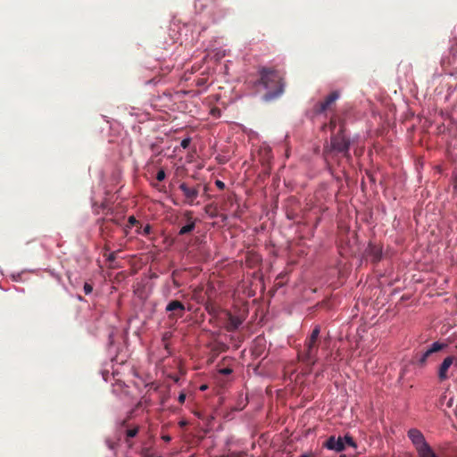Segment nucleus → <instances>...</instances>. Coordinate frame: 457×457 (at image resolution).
Returning <instances> with one entry per match:
<instances>
[{
    "label": "nucleus",
    "instance_id": "1",
    "mask_svg": "<svg viewBox=\"0 0 457 457\" xmlns=\"http://www.w3.org/2000/svg\"><path fill=\"white\" fill-rule=\"evenodd\" d=\"M260 79L257 85H262L266 93L263 96L264 101H272L281 96L285 91L284 75L274 69L262 67L260 71Z\"/></svg>",
    "mask_w": 457,
    "mask_h": 457
},
{
    "label": "nucleus",
    "instance_id": "2",
    "mask_svg": "<svg viewBox=\"0 0 457 457\" xmlns=\"http://www.w3.org/2000/svg\"><path fill=\"white\" fill-rule=\"evenodd\" d=\"M320 326L315 325L311 335L305 339L303 350L299 352V358L309 365H314L318 361L320 346Z\"/></svg>",
    "mask_w": 457,
    "mask_h": 457
},
{
    "label": "nucleus",
    "instance_id": "3",
    "mask_svg": "<svg viewBox=\"0 0 457 457\" xmlns=\"http://www.w3.org/2000/svg\"><path fill=\"white\" fill-rule=\"evenodd\" d=\"M349 148L350 140L345 136L344 127L341 126L339 132L330 137V145L325 147L324 153L326 154L332 153L342 154L345 157L349 158Z\"/></svg>",
    "mask_w": 457,
    "mask_h": 457
},
{
    "label": "nucleus",
    "instance_id": "4",
    "mask_svg": "<svg viewBox=\"0 0 457 457\" xmlns=\"http://www.w3.org/2000/svg\"><path fill=\"white\" fill-rule=\"evenodd\" d=\"M340 94L338 91L331 92L322 102H319L314 106V112L317 114H320L325 112L327 110L330 109L331 105L336 103V101L339 98Z\"/></svg>",
    "mask_w": 457,
    "mask_h": 457
},
{
    "label": "nucleus",
    "instance_id": "5",
    "mask_svg": "<svg viewBox=\"0 0 457 457\" xmlns=\"http://www.w3.org/2000/svg\"><path fill=\"white\" fill-rule=\"evenodd\" d=\"M446 347L445 344L440 342L433 343L428 349H427L418 359V364L420 367H424L428 361L429 358L433 357V354L445 349Z\"/></svg>",
    "mask_w": 457,
    "mask_h": 457
},
{
    "label": "nucleus",
    "instance_id": "6",
    "mask_svg": "<svg viewBox=\"0 0 457 457\" xmlns=\"http://www.w3.org/2000/svg\"><path fill=\"white\" fill-rule=\"evenodd\" d=\"M455 366V357L454 356H447L444 359L442 363L439 365L437 370V378L440 382L445 381L450 378L449 369L451 366Z\"/></svg>",
    "mask_w": 457,
    "mask_h": 457
},
{
    "label": "nucleus",
    "instance_id": "7",
    "mask_svg": "<svg viewBox=\"0 0 457 457\" xmlns=\"http://www.w3.org/2000/svg\"><path fill=\"white\" fill-rule=\"evenodd\" d=\"M179 187L183 192L185 203L189 205L195 204V201L199 195V185L190 187L187 183L183 182Z\"/></svg>",
    "mask_w": 457,
    "mask_h": 457
},
{
    "label": "nucleus",
    "instance_id": "8",
    "mask_svg": "<svg viewBox=\"0 0 457 457\" xmlns=\"http://www.w3.org/2000/svg\"><path fill=\"white\" fill-rule=\"evenodd\" d=\"M185 310V305L179 300L170 301L165 308L166 312H171L169 315L170 319L183 317Z\"/></svg>",
    "mask_w": 457,
    "mask_h": 457
},
{
    "label": "nucleus",
    "instance_id": "9",
    "mask_svg": "<svg viewBox=\"0 0 457 457\" xmlns=\"http://www.w3.org/2000/svg\"><path fill=\"white\" fill-rule=\"evenodd\" d=\"M442 406H445L448 409H452L454 415L457 416V395L453 391H446L444 393L440 399Z\"/></svg>",
    "mask_w": 457,
    "mask_h": 457
},
{
    "label": "nucleus",
    "instance_id": "10",
    "mask_svg": "<svg viewBox=\"0 0 457 457\" xmlns=\"http://www.w3.org/2000/svg\"><path fill=\"white\" fill-rule=\"evenodd\" d=\"M323 445L328 449L334 450L336 452H342L345 450L344 439L341 436L336 437L335 436H330Z\"/></svg>",
    "mask_w": 457,
    "mask_h": 457
},
{
    "label": "nucleus",
    "instance_id": "11",
    "mask_svg": "<svg viewBox=\"0 0 457 457\" xmlns=\"http://www.w3.org/2000/svg\"><path fill=\"white\" fill-rule=\"evenodd\" d=\"M408 436L416 449L427 443L423 434L416 428L410 429L408 431Z\"/></svg>",
    "mask_w": 457,
    "mask_h": 457
},
{
    "label": "nucleus",
    "instance_id": "12",
    "mask_svg": "<svg viewBox=\"0 0 457 457\" xmlns=\"http://www.w3.org/2000/svg\"><path fill=\"white\" fill-rule=\"evenodd\" d=\"M185 216H187L188 223L179 229V235L180 236L192 232L195 228V222L192 220V212H186Z\"/></svg>",
    "mask_w": 457,
    "mask_h": 457
},
{
    "label": "nucleus",
    "instance_id": "13",
    "mask_svg": "<svg viewBox=\"0 0 457 457\" xmlns=\"http://www.w3.org/2000/svg\"><path fill=\"white\" fill-rule=\"evenodd\" d=\"M242 322L243 321H242V320L239 317H237V316L229 314V316H228V325L226 327V329L228 332H233V331L237 330L239 328V326L242 324Z\"/></svg>",
    "mask_w": 457,
    "mask_h": 457
},
{
    "label": "nucleus",
    "instance_id": "14",
    "mask_svg": "<svg viewBox=\"0 0 457 457\" xmlns=\"http://www.w3.org/2000/svg\"><path fill=\"white\" fill-rule=\"evenodd\" d=\"M420 457H438L428 443L416 449Z\"/></svg>",
    "mask_w": 457,
    "mask_h": 457
},
{
    "label": "nucleus",
    "instance_id": "15",
    "mask_svg": "<svg viewBox=\"0 0 457 457\" xmlns=\"http://www.w3.org/2000/svg\"><path fill=\"white\" fill-rule=\"evenodd\" d=\"M370 254L372 257V262H378L381 259V250L374 245L370 246Z\"/></svg>",
    "mask_w": 457,
    "mask_h": 457
},
{
    "label": "nucleus",
    "instance_id": "16",
    "mask_svg": "<svg viewBox=\"0 0 457 457\" xmlns=\"http://www.w3.org/2000/svg\"><path fill=\"white\" fill-rule=\"evenodd\" d=\"M138 431H139L138 426H135L133 428H128L125 431L126 442L129 444V440L130 438L135 437L137 435Z\"/></svg>",
    "mask_w": 457,
    "mask_h": 457
},
{
    "label": "nucleus",
    "instance_id": "17",
    "mask_svg": "<svg viewBox=\"0 0 457 457\" xmlns=\"http://www.w3.org/2000/svg\"><path fill=\"white\" fill-rule=\"evenodd\" d=\"M260 154L262 155V157L266 161V162H269L271 157H272V154H271V150L270 148L269 147H263L260 150Z\"/></svg>",
    "mask_w": 457,
    "mask_h": 457
},
{
    "label": "nucleus",
    "instance_id": "18",
    "mask_svg": "<svg viewBox=\"0 0 457 457\" xmlns=\"http://www.w3.org/2000/svg\"><path fill=\"white\" fill-rule=\"evenodd\" d=\"M344 439V443H345V445H348L349 446H352L353 448H356L357 445L355 444V442L353 441V438L349 436V435H345L344 437H342Z\"/></svg>",
    "mask_w": 457,
    "mask_h": 457
},
{
    "label": "nucleus",
    "instance_id": "19",
    "mask_svg": "<svg viewBox=\"0 0 457 457\" xmlns=\"http://www.w3.org/2000/svg\"><path fill=\"white\" fill-rule=\"evenodd\" d=\"M170 337H171V334L170 332H166L162 336V341L164 343V347L167 350H168V347H169V345H168L167 341L170 338Z\"/></svg>",
    "mask_w": 457,
    "mask_h": 457
},
{
    "label": "nucleus",
    "instance_id": "20",
    "mask_svg": "<svg viewBox=\"0 0 457 457\" xmlns=\"http://www.w3.org/2000/svg\"><path fill=\"white\" fill-rule=\"evenodd\" d=\"M83 290H84V293H85L86 295H89V294H91V293H92V291H93V287H92V285H90V284H88V283H85V284H84V287H83Z\"/></svg>",
    "mask_w": 457,
    "mask_h": 457
},
{
    "label": "nucleus",
    "instance_id": "21",
    "mask_svg": "<svg viewBox=\"0 0 457 457\" xmlns=\"http://www.w3.org/2000/svg\"><path fill=\"white\" fill-rule=\"evenodd\" d=\"M190 143L191 139L189 137H187L181 141L180 145L182 148L187 149L189 146Z\"/></svg>",
    "mask_w": 457,
    "mask_h": 457
},
{
    "label": "nucleus",
    "instance_id": "22",
    "mask_svg": "<svg viewBox=\"0 0 457 457\" xmlns=\"http://www.w3.org/2000/svg\"><path fill=\"white\" fill-rule=\"evenodd\" d=\"M165 171L163 170H160L156 174V179L158 181H162L165 179Z\"/></svg>",
    "mask_w": 457,
    "mask_h": 457
},
{
    "label": "nucleus",
    "instance_id": "23",
    "mask_svg": "<svg viewBox=\"0 0 457 457\" xmlns=\"http://www.w3.org/2000/svg\"><path fill=\"white\" fill-rule=\"evenodd\" d=\"M104 256H106V259L108 262H114L116 259V253L112 252L108 255L106 253H104Z\"/></svg>",
    "mask_w": 457,
    "mask_h": 457
},
{
    "label": "nucleus",
    "instance_id": "24",
    "mask_svg": "<svg viewBox=\"0 0 457 457\" xmlns=\"http://www.w3.org/2000/svg\"><path fill=\"white\" fill-rule=\"evenodd\" d=\"M151 230H152V227L149 224H147L146 226H145V228L142 231V234L145 236L149 235Z\"/></svg>",
    "mask_w": 457,
    "mask_h": 457
},
{
    "label": "nucleus",
    "instance_id": "25",
    "mask_svg": "<svg viewBox=\"0 0 457 457\" xmlns=\"http://www.w3.org/2000/svg\"><path fill=\"white\" fill-rule=\"evenodd\" d=\"M129 223L131 225V226H134L136 224L138 223L137 220L134 217V216H129Z\"/></svg>",
    "mask_w": 457,
    "mask_h": 457
},
{
    "label": "nucleus",
    "instance_id": "26",
    "mask_svg": "<svg viewBox=\"0 0 457 457\" xmlns=\"http://www.w3.org/2000/svg\"><path fill=\"white\" fill-rule=\"evenodd\" d=\"M215 185H216V187H217L218 188H220V189H221V190L225 188V184H224V182H222L221 180H216V181H215Z\"/></svg>",
    "mask_w": 457,
    "mask_h": 457
},
{
    "label": "nucleus",
    "instance_id": "27",
    "mask_svg": "<svg viewBox=\"0 0 457 457\" xmlns=\"http://www.w3.org/2000/svg\"><path fill=\"white\" fill-rule=\"evenodd\" d=\"M220 372L223 375H228L232 372V370L230 368H224L220 370Z\"/></svg>",
    "mask_w": 457,
    "mask_h": 457
},
{
    "label": "nucleus",
    "instance_id": "28",
    "mask_svg": "<svg viewBox=\"0 0 457 457\" xmlns=\"http://www.w3.org/2000/svg\"><path fill=\"white\" fill-rule=\"evenodd\" d=\"M244 456H245V453L243 452H240V453H232L228 457H244Z\"/></svg>",
    "mask_w": 457,
    "mask_h": 457
},
{
    "label": "nucleus",
    "instance_id": "29",
    "mask_svg": "<svg viewBox=\"0 0 457 457\" xmlns=\"http://www.w3.org/2000/svg\"><path fill=\"white\" fill-rule=\"evenodd\" d=\"M337 126V121H336V119L335 118H331L330 119V121H329V127L331 129H335Z\"/></svg>",
    "mask_w": 457,
    "mask_h": 457
},
{
    "label": "nucleus",
    "instance_id": "30",
    "mask_svg": "<svg viewBox=\"0 0 457 457\" xmlns=\"http://www.w3.org/2000/svg\"><path fill=\"white\" fill-rule=\"evenodd\" d=\"M178 400H179V403H181V404H182V403H184V402H185V400H186V394L181 393V394L179 395Z\"/></svg>",
    "mask_w": 457,
    "mask_h": 457
},
{
    "label": "nucleus",
    "instance_id": "31",
    "mask_svg": "<svg viewBox=\"0 0 457 457\" xmlns=\"http://www.w3.org/2000/svg\"><path fill=\"white\" fill-rule=\"evenodd\" d=\"M106 444L108 445V447L110 449H113L114 448V443H112V441L106 440Z\"/></svg>",
    "mask_w": 457,
    "mask_h": 457
},
{
    "label": "nucleus",
    "instance_id": "32",
    "mask_svg": "<svg viewBox=\"0 0 457 457\" xmlns=\"http://www.w3.org/2000/svg\"><path fill=\"white\" fill-rule=\"evenodd\" d=\"M162 438L165 442H170L171 440V437L170 436H168V435L162 436Z\"/></svg>",
    "mask_w": 457,
    "mask_h": 457
},
{
    "label": "nucleus",
    "instance_id": "33",
    "mask_svg": "<svg viewBox=\"0 0 457 457\" xmlns=\"http://www.w3.org/2000/svg\"><path fill=\"white\" fill-rule=\"evenodd\" d=\"M453 187H454V189H457V174L454 177Z\"/></svg>",
    "mask_w": 457,
    "mask_h": 457
},
{
    "label": "nucleus",
    "instance_id": "34",
    "mask_svg": "<svg viewBox=\"0 0 457 457\" xmlns=\"http://www.w3.org/2000/svg\"><path fill=\"white\" fill-rule=\"evenodd\" d=\"M121 426L122 427H127V420L122 421Z\"/></svg>",
    "mask_w": 457,
    "mask_h": 457
},
{
    "label": "nucleus",
    "instance_id": "35",
    "mask_svg": "<svg viewBox=\"0 0 457 457\" xmlns=\"http://www.w3.org/2000/svg\"><path fill=\"white\" fill-rule=\"evenodd\" d=\"M207 388V386H202L201 390H205Z\"/></svg>",
    "mask_w": 457,
    "mask_h": 457
},
{
    "label": "nucleus",
    "instance_id": "36",
    "mask_svg": "<svg viewBox=\"0 0 457 457\" xmlns=\"http://www.w3.org/2000/svg\"><path fill=\"white\" fill-rule=\"evenodd\" d=\"M185 424H186V422H184V421L180 422V426H184Z\"/></svg>",
    "mask_w": 457,
    "mask_h": 457
},
{
    "label": "nucleus",
    "instance_id": "37",
    "mask_svg": "<svg viewBox=\"0 0 457 457\" xmlns=\"http://www.w3.org/2000/svg\"><path fill=\"white\" fill-rule=\"evenodd\" d=\"M174 284L176 287H179V284H178L176 281H174Z\"/></svg>",
    "mask_w": 457,
    "mask_h": 457
},
{
    "label": "nucleus",
    "instance_id": "38",
    "mask_svg": "<svg viewBox=\"0 0 457 457\" xmlns=\"http://www.w3.org/2000/svg\"><path fill=\"white\" fill-rule=\"evenodd\" d=\"M340 457H346V455L345 454H342V455H340Z\"/></svg>",
    "mask_w": 457,
    "mask_h": 457
},
{
    "label": "nucleus",
    "instance_id": "39",
    "mask_svg": "<svg viewBox=\"0 0 457 457\" xmlns=\"http://www.w3.org/2000/svg\"><path fill=\"white\" fill-rule=\"evenodd\" d=\"M303 457H309V456H307V455H303Z\"/></svg>",
    "mask_w": 457,
    "mask_h": 457
}]
</instances>
